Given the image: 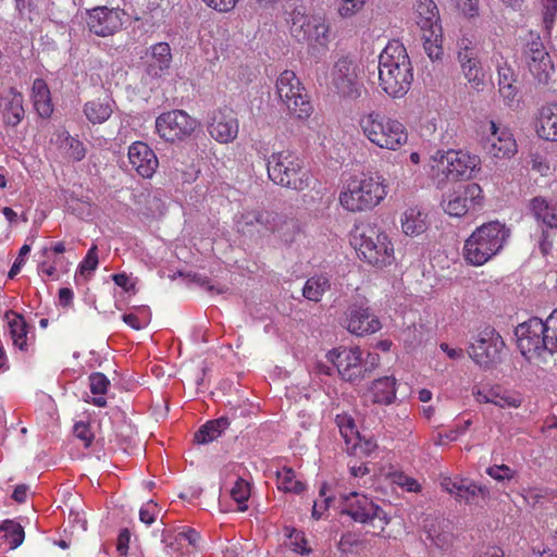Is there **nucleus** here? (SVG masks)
I'll return each mask as SVG.
<instances>
[{"instance_id":"1","label":"nucleus","mask_w":557,"mask_h":557,"mask_svg":"<svg viewBox=\"0 0 557 557\" xmlns=\"http://www.w3.org/2000/svg\"><path fill=\"white\" fill-rule=\"evenodd\" d=\"M517 345L528 360L557 364V308L546 320L531 318L516 327Z\"/></svg>"},{"instance_id":"2","label":"nucleus","mask_w":557,"mask_h":557,"mask_svg":"<svg viewBox=\"0 0 557 557\" xmlns=\"http://www.w3.org/2000/svg\"><path fill=\"white\" fill-rule=\"evenodd\" d=\"M413 79L412 66L405 46L391 40L379 57V85L393 98L408 92Z\"/></svg>"},{"instance_id":"3","label":"nucleus","mask_w":557,"mask_h":557,"mask_svg":"<svg viewBox=\"0 0 557 557\" xmlns=\"http://www.w3.org/2000/svg\"><path fill=\"white\" fill-rule=\"evenodd\" d=\"M358 128L372 146L382 150L397 151L408 143L409 133L406 125L379 110L361 113L358 117Z\"/></svg>"},{"instance_id":"4","label":"nucleus","mask_w":557,"mask_h":557,"mask_svg":"<svg viewBox=\"0 0 557 557\" xmlns=\"http://www.w3.org/2000/svg\"><path fill=\"white\" fill-rule=\"evenodd\" d=\"M385 180L377 173L350 177L339 194L341 206L350 212H362L376 207L387 195Z\"/></svg>"},{"instance_id":"5","label":"nucleus","mask_w":557,"mask_h":557,"mask_svg":"<svg viewBox=\"0 0 557 557\" xmlns=\"http://www.w3.org/2000/svg\"><path fill=\"white\" fill-rule=\"evenodd\" d=\"M509 236L510 230L504 223L491 221L482 224L465 242V259L475 267L485 264L503 250Z\"/></svg>"},{"instance_id":"6","label":"nucleus","mask_w":557,"mask_h":557,"mask_svg":"<svg viewBox=\"0 0 557 557\" xmlns=\"http://www.w3.org/2000/svg\"><path fill=\"white\" fill-rule=\"evenodd\" d=\"M267 168L273 183L294 190H305L312 182V176L302 161L290 151L272 153Z\"/></svg>"},{"instance_id":"7","label":"nucleus","mask_w":557,"mask_h":557,"mask_svg":"<svg viewBox=\"0 0 557 557\" xmlns=\"http://www.w3.org/2000/svg\"><path fill=\"white\" fill-rule=\"evenodd\" d=\"M416 22L421 29V40L428 57L438 60L443 55L442 26L437 5L433 0H419L416 8Z\"/></svg>"},{"instance_id":"8","label":"nucleus","mask_w":557,"mask_h":557,"mask_svg":"<svg viewBox=\"0 0 557 557\" xmlns=\"http://www.w3.org/2000/svg\"><path fill=\"white\" fill-rule=\"evenodd\" d=\"M433 162V169L448 181L470 180L480 170L481 164L479 156L454 149L437 151Z\"/></svg>"},{"instance_id":"9","label":"nucleus","mask_w":557,"mask_h":557,"mask_svg":"<svg viewBox=\"0 0 557 557\" xmlns=\"http://www.w3.org/2000/svg\"><path fill=\"white\" fill-rule=\"evenodd\" d=\"M359 255L370 264L384 268L394 260V247L388 236L374 227H367L359 234Z\"/></svg>"},{"instance_id":"10","label":"nucleus","mask_w":557,"mask_h":557,"mask_svg":"<svg viewBox=\"0 0 557 557\" xmlns=\"http://www.w3.org/2000/svg\"><path fill=\"white\" fill-rule=\"evenodd\" d=\"M276 94L292 115L306 119L311 114L312 106L305 89L293 71H283L276 79Z\"/></svg>"},{"instance_id":"11","label":"nucleus","mask_w":557,"mask_h":557,"mask_svg":"<svg viewBox=\"0 0 557 557\" xmlns=\"http://www.w3.org/2000/svg\"><path fill=\"white\" fill-rule=\"evenodd\" d=\"M344 505L342 512L350 516L355 521L371 524L374 532H382L389 519L386 512L371 498L363 494L352 492L342 496Z\"/></svg>"},{"instance_id":"12","label":"nucleus","mask_w":557,"mask_h":557,"mask_svg":"<svg viewBox=\"0 0 557 557\" xmlns=\"http://www.w3.org/2000/svg\"><path fill=\"white\" fill-rule=\"evenodd\" d=\"M357 63L348 58H341L333 66L331 78L336 92L346 99H358L363 90Z\"/></svg>"},{"instance_id":"13","label":"nucleus","mask_w":557,"mask_h":557,"mask_svg":"<svg viewBox=\"0 0 557 557\" xmlns=\"http://www.w3.org/2000/svg\"><path fill=\"white\" fill-rule=\"evenodd\" d=\"M290 33L298 41L325 47L330 40V27L322 16H306L301 11L292 12Z\"/></svg>"},{"instance_id":"14","label":"nucleus","mask_w":557,"mask_h":557,"mask_svg":"<svg viewBox=\"0 0 557 557\" xmlns=\"http://www.w3.org/2000/svg\"><path fill=\"white\" fill-rule=\"evenodd\" d=\"M504 346L502 336L495 329L487 326L478 333L468 352L476 364L488 368L500 360Z\"/></svg>"},{"instance_id":"15","label":"nucleus","mask_w":557,"mask_h":557,"mask_svg":"<svg viewBox=\"0 0 557 557\" xmlns=\"http://www.w3.org/2000/svg\"><path fill=\"white\" fill-rule=\"evenodd\" d=\"M197 125V120L184 110L164 112L156 120V128L160 137L172 143L189 137Z\"/></svg>"},{"instance_id":"16","label":"nucleus","mask_w":557,"mask_h":557,"mask_svg":"<svg viewBox=\"0 0 557 557\" xmlns=\"http://www.w3.org/2000/svg\"><path fill=\"white\" fill-rule=\"evenodd\" d=\"M326 357L336 367L343 380L358 384L364 379L362 350L358 346L334 348L327 352Z\"/></svg>"},{"instance_id":"17","label":"nucleus","mask_w":557,"mask_h":557,"mask_svg":"<svg viewBox=\"0 0 557 557\" xmlns=\"http://www.w3.org/2000/svg\"><path fill=\"white\" fill-rule=\"evenodd\" d=\"M125 11L120 8L96 7L87 11L88 29L99 37L112 36L121 30Z\"/></svg>"},{"instance_id":"18","label":"nucleus","mask_w":557,"mask_h":557,"mask_svg":"<svg viewBox=\"0 0 557 557\" xmlns=\"http://www.w3.org/2000/svg\"><path fill=\"white\" fill-rule=\"evenodd\" d=\"M485 153L493 159H510L518 152L512 132L494 121L490 122V134L483 145Z\"/></svg>"},{"instance_id":"19","label":"nucleus","mask_w":557,"mask_h":557,"mask_svg":"<svg viewBox=\"0 0 557 557\" xmlns=\"http://www.w3.org/2000/svg\"><path fill=\"white\" fill-rule=\"evenodd\" d=\"M523 54L533 77L540 84H547L555 72V67L540 37L528 42Z\"/></svg>"},{"instance_id":"20","label":"nucleus","mask_w":557,"mask_h":557,"mask_svg":"<svg viewBox=\"0 0 557 557\" xmlns=\"http://www.w3.org/2000/svg\"><path fill=\"white\" fill-rule=\"evenodd\" d=\"M479 184L471 183L447 195L443 208L451 216H462L469 210L482 205L483 195Z\"/></svg>"},{"instance_id":"21","label":"nucleus","mask_w":557,"mask_h":557,"mask_svg":"<svg viewBox=\"0 0 557 557\" xmlns=\"http://www.w3.org/2000/svg\"><path fill=\"white\" fill-rule=\"evenodd\" d=\"M458 47V61L465 78L471 88L482 89L485 84V73L481 66L476 48L467 38L461 39Z\"/></svg>"},{"instance_id":"22","label":"nucleus","mask_w":557,"mask_h":557,"mask_svg":"<svg viewBox=\"0 0 557 557\" xmlns=\"http://www.w3.org/2000/svg\"><path fill=\"white\" fill-rule=\"evenodd\" d=\"M236 230L253 236L274 231V216L271 212L261 208H244L234 219Z\"/></svg>"},{"instance_id":"23","label":"nucleus","mask_w":557,"mask_h":557,"mask_svg":"<svg viewBox=\"0 0 557 557\" xmlns=\"http://www.w3.org/2000/svg\"><path fill=\"white\" fill-rule=\"evenodd\" d=\"M66 248L63 242L51 244L41 249V259L38 263V272L41 275L58 280L60 274L66 273L70 268L69 260L63 256Z\"/></svg>"},{"instance_id":"24","label":"nucleus","mask_w":557,"mask_h":557,"mask_svg":"<svg viewBox=\"0 0 557 557\" xmlns=\"http://www.w3.org/2000/svg\"><path fill=\"white\" fill-rule=\"evenodd\" d=\"M345 327L351 334L364 336L381 330L382 324L376 315L370 312L369 308L352 305L347 310Z\"/></svg>"},{"instance_id":"25","label":"nucleus","mask_w":557,"mask_h":557,"mask_svg":"<svg viewBox=\"0 0 557 557\" xmlns=\"http://www.w3.org/2000/svg\"><path fill=\"white\" fill-rule=\"evenodd\" d=\"M208 132L219 143H232L238 134V121L233 111L219 110L214 112Z\"/></svg>"},{"instance_id":"26","label":"nucleus","mask_w":557,"mask_h":557,"mask_svg":"<svg viewBox=\"0 0 557 557\" xmlns=\"http://www.w3.org/2000/svg\"><path fill=\"white\" fill-rule=\"evenodd\" d=\"M128 160L132 168L145 178L151 177L159 164L153 150L143 141H136L129 146Z\"/></svg>"},{"instance_id":"27","label":"nucleus","mask_w":557,"mask_h":557,"mask_svg":"<svg viewBox=\"0 0 557 557\" xmlns=\"http://www.w3.org/2000/svg\"><path fill=\"white\" fill-rule=\"evenodd\" d=\"M146 73L153 78L165 75L172 63L171 47L168 42L152 45L147 51Z\"/></svg>"},{"instance_id":"28","label":"nucleus","mask_w":557,"mask_h":557,"mask_svg":"<svg viewBox=\"0 0 557 557\" xmlns=\"http://www.w3.org/2000/svg\"><path fill=\"white\" fill-rule=\"evenodd\" d=\"M535 132L541 139L557 141V102H550L539 109Z\"/></svg>"},{"instance_id":"29","label":"nucleus","mask_w":557,"mask_h":557,"mask_svg":"<svg viewBox=\"0 0 557 557\" xmlns=\"http://www.w3.org/2000/svg\"><path fill=\"white\" fill-rule=\"evenodd\" d=\"M397 393V381L394 376H383L374 380L369 394L373 404L388 406L395 403Z\"/></svg>"},{"instance_id":"30","label":"nucleus","mask_w":557,"mask_h":557,"mask_svg":"<svg viewBox=\"0 0 557 557\" xmlns=\"http://www.w3.org/2000/svg\"><path fill=\"white\" fill-rule=\"evenodd\" d=\"M4 122L10 126H16L24 117L23 96L15 88L11 87L1 98Z\"/></svg>"},{"instance_id":"31","label":"nucleus","mask_w":557,"mask_h":557,"mask_svg":"<svg viewBox=\"0 0 557 557\" xmlns=\"http://www.w3.org/2000/svg\"><path fill=\"white\" fill-rule=\"evenodd\" d=\"M530 209L537 222L549 228H557V201L534 197L530 201Z\"/></svg>"},{"instance_id":"32","label":"nucleus","mask_w":557,"mask_h":557,"mask_svg":"<svg viewBox=\"0 0 557 557\" xmlns=\"http://www.w3.org/2000/svg\"><path fill=\"white\" fill-rule=\"evenodd\" d=\"M428 540L440 548L441 550H447L453 545L454 535L450 532L448 524L441 520H426L424 524Z\"/></svg>"},{"instance_id":"33","label":"nucleus","mask_w":557,"mask_h":557,"mask_svg":"<svg viewBox=\"0 0 557 557\" xmlns=\"http://www.w3.org/2000/svg\"><path fill=\"white\" fill-rule=\"evenodd\" d=\"M28 332L29 327L22 315L15 314L14 318L9 321V333L12 344L15 348L24 352H28L33 346V338L28 336Z\"/></svg>"},{"instance_id":"34","label":"nucleus","mask_w":557,"mask_h":557,"mask_svg":"<svg viewBox=\"0 0 557 557\" xmlns=\"http://www.w3.org/2000/svg\"><path fill=\"white\" fill-rule=\"evenodd\" d=\"M32 98L37 113L41 117H49L53 112L51 102L50 90L46 82L41 78H36L32 87Z\"/></svg>"},{"instance_id":"35","label":"nucleus","mask_w":557,"mask_h":557,"mask_svg":"<svg viewBox=\"0 0 557 557\" xmlns=\"http://www.w3.org/2000/svg\"><path fill=\"white\" fill-rule=\"evenodd\" d=\"M401 227L406 235L416 236L428 228L426 215L419 208H408L401 218Z\"/></svg>"},{"instance_id":"36","label":"nucleus","mask_w":557,"mask_h":557,"mask_svg":"<svg viewBox=\"0 0 557 557\" xmlns=\"http://www.w3.org/2000/svg\"><path fill=\"white\" fill-rule=\"evenodd\" d=\"M228 425L230 421L225 417L208 421L195 433V441L198 444L211 443L220 437Z\"/></svg>"},{"instance_id":"37","label":"nucleus","mask_w":557,"mask_h":557,"mask_svg":"<svg viewBox=\"0 0 557 557\" xmlns=\"http://www.w3.org/2000/svg\"><path fill=\"white\" fill-rule=\"evenodd\" d=\"M113 101L107 99L101 101L99 99L91 100L85 103L84 113L89 122L92 124H102L111 116L113 112Z\"/></svg>"},{"instance_id":"38","label":"nucleus","mask_w":557,"mask_h":557,"mask_svg":"<svg viewBox=\"0 0 557 557\" xmlns=\"http://www.w3.org/2000/svg\"><path fill=\"white\" fill-rule=\"evenodd\" d=\"M277 488L285 493L301 494L306 490V484L299 480L296 472L288 467H283L276 472Z\"/></svg>"},{"instance_id":"39","label":"nucleus","mask_w":557,"mask_h":557,"mask_svg":"<svg viewBox=\"0 0 557 557\" xmlns=\"http://www.w3.org/2000/svg\"><path fill=\"white\" fill-rule=\"evenodd\" d=\"M330 288L331 282L326 275H314L307 280L302 288V295L306 299L318 302Z\"/></svg>"},{"instance_id":"40","label":"nucleus","mask_w":557,"mask_h":557,"mask_svg":"<svg viewBox=\"0 0 557 557\" xmlns=\"http://www.w3.org/2000/svg\"><path fill=\"white\" fill-rule=\"evenodd\" d=\"M90 392L95 397L90 403L97 407H106L107 399L104 398L106 393L110 386L109 379L101 372H94L88 376Z\"/></svg>"},{"instance_id":"41","label":"nucleus","mask_w":557,"mask_h":557,"mask_svg":"<svg viewBox=\"0 0 557 557\" xmlns=\"http://www.w3.org/2000/svg\"><path fill=\"white\" fill-rule=\"evenodd\" d=\"M336 422L339 429V433L345 440L346 444L351 445V448L356 450L360 436L354 419L347 414H343L336 417Z\"/></svg>"},{"instance_id":"42","label":"nucleus","mask_w":557,"mask_h":557,"mask_svg":"<svg viewBox=\"0 0 557 557\" xmlns=\"http://www.w3.org/2000/svg\"><path fill=\"white\" fill-rule=\"evenodd\" d=\"M465 414L458 418L455 426L446 433H438L434 438L436 445H445L450 442L457 441L460 436L465 435L469 428L472 425L471 418L463 419Z\"/></svg>"},{"instance_id":"43","label":"nucleus","mask_w":557,"mask_h":557,"mask_svg":"<svg viewBox=\"0 0 557 557\" xmlns=\"http://www.w3.org/2000/svg\"><path fill=\"white\" fill-rule=\"evenodd\" d=\"M491 404L500 408H518L522 404V398L519 394L508 391H503L500 387H492Z\"/></svg>"},{"instance_id":"44","label":"nucleus","mask_w":557,"mask_h":557,"mask_svg":"<svg viewBox=\"0 0 557 557\" xmlns=\"http://www.w3.org/2000/svg\"><path fill=\"white\" fill-rule=\"evenodd\" d=\"M230 493L232 499L238 505V511L248 509L247 502L251 493V486L248 481L243 478H237Z\"/></svg>"},{"instance_id":"45","label":"nucleus","mask_w":557,"mask_h":557,"mask_svg":"<svg viewBox=\"0 0 557 557\" xmlns=\"http://www.w3.org/2000/svg\"><path fill=\"white\" fill-rule=\"evenodd\" d=\"M0 532H3V536L9 543L11 548L18 547L25 537L24 529L17 522L12 520H5L0 525Z\"/></svg>"},{"instance_id":"46","label":"nucleus","mask_w":557,"mask_h":557,"mask_svg":"<svg viewBox=\"0 0 557 557\" xmlns=\"http://www.w3.org/2000/svg\"><path fill=\"white\" fill-rule=\"evenodd\" d=\"M162 542L165 545V550L171 557H188L190 549L180 541L177 534L163 531Z\"/></svg>"},{"instance_id":"47","label":"nucleus","mask_w":557,"mask_h":557,"mask_svg":"<svg viewBox=\"0 0 557 557\" xmlns=\"http://www.w3.org/2000/svg\"><path fill=\"white\" fill-rule=\"evenodd\" d=\"M485 487L479 486L472 482L463 480L462 484L458 488L457 496L455 497L459 502L474 503L479 496L485 497L487 495Z\"/></svg>"},{"instance_id":"48","label":"nucleus","mask_w":557,"mask_h":557,"mask_svg":"<svg viewBox=\"0 0 557 557\" xmlns=\"http://www.w3.org/2000/svg\"><path fill=\"white\" fill-rule=\"evenodd\" d=\"M320 500H315L312 507V517L314 519H320L325 510L331 506L334 502V497L329 495V486L326 483H323L320 487Z\"/></svg>"},{"instance_id":"49","label":"nucleus","mask_w":557,"mask_h":557,"mask_svg":"<svg viewBox=\"0 0 557 557\" xmlns=\"http://www.w3.org/2000/svg\"><path fill=\"white\" fill-rule=\"evenodd\" d=\"M98 263V248L96 245H92L79 264L81 275L89 276L97 269Z\"/></svg>"},{"instance_id":"50","label":"nucleus","mask_w":557,"mask_h":557,"mask_svg":"<svg viewBox=\"0 0 557 557\" xmlns=\"http://www.w3.org/2000/svg\"><path fill=\"white\" fill-rule=\"evenodd\" d=\"M367 0H339L337 12L342 17H351L360 12Z\"/></svg>"},{"instance_id":"51","label":"nucleus","mask_w":557,"mask_h":557,"mask_svg":"<svg viewBox=\"0 0 557 557\" xmlns=\"http://www.w3.org/2000/svg\"><path fill=\"white\" fill-rule=\"evenodd\" d=\"M64 141H65V146L67 148L69 156L74 161H81L85 158L86 148L81 140H78L77 138H74V137L70 136L67 133H65Z\"/></svg>"},{"instance_id":"52","label":"nucleus","mask_w":557,"mask_h":557,"mask_svg":"<svg viewBox=\"0 0 557 557\" xmlns=\"http://www.w3.org/2000/svg\"><path fill=\"white\" fill-rule=\"evenodd\" d=\"M486 473L498 482L509 481L515 476V471L506 465H494L486 469Z\"/></svg>"},{"instance_id":"53","label":"nucleus","mask_w":557,"mask_h":557,"mask_svg":"<svg viewBox=\"0 0 557 557\" xmlns=\"http://www.w3.org/2000/svg\"><path fill=\"white\" fill-rule=\"evenodd\" d=\"M289 537V546L292 549L299 554H307L310 552V549L307 547V541L305 537L304 532L293 529L288 533Z\"/></svg>"},{"instance_id":"54","label":"nucleus","mask_w":557,"mask_h":557,"mask_svg":"<svg viewBox=\"0 0 557 557\" xmlns=\"http://www.w3.org/2000/svg\"><path fill=\"white\" fill-rule=\"evenodd\" d=\"M393 483L407 492H419L421 486L417 480L404 473H395L393 475Z\"/></svg>"},{"instance_id":"55","label":"nucleus","mask_w":557,"mask_h":557,"mask_svg":"<svg viewBox=\"0 0 557 557\" xmlns=\"http://www.w3.org/2000/svg\"><path fill=\"white\" fill-rule=\"evenodd\" d=\"M73 433L78 440L83 442L85 447L91 445L94 441V434L87 423L83 421L76 422L73 428Z\"/></svg>"},{"instance_id":"56","label":"nucleus","mask_w":557,"mask_h":557,"mask_svg":"<svg viewBox=\"0 0 557 557\" xmlns=\"http://www.w3.org/2000/svg\"><path fill=\"white\" fill-rule=\"evenodd\" d=\"M159 513L158 505L153 500H149L144 504L139 510V519L145 524L149 525L154 522L157 515Z\"/></svg>"},{"instance_id":"57","label":"nucleus","mask_w":557,"mask_h":557,"mask_svg":"<svg viewBox=\"0 0 557 557\" xmlns=\"http://www.w3.org/2000/svg\"><path fill=\"white\" fill-rule=\"evenodd\" d=\"M209 8L220 12L227 13L231 12L238 0H202Z\"/></svg>"},{"instance_id":"58","label":"nucleus","mask_w":557,"mask_h":557,"mask_svg":"<svg viewBox=\"0 0 557 557\" xmlns=\"http://www.w3.org/2000/svg\"><path fill=\"white\" fill-rule=\"evenodd\" d=\"M30 251V247L28 245H23L20 249L18 257L15 259L14 263L12 264L10 271H9V278H14L21 271L22 267L25 263V256H27Z\"/></svg>"},{"instance_id":"59","label":"nucleus","mask_w":557,"mask_h":557,"mask_svg":"<svg viewBox=\"0 0 557 557\" xmlns=\"http://www.w3.org/2000/svg\"><path fill=\"white\" fill-rule=\"evenodd\" d=\"M530 163L533 171L539 172L543 176L547 175L549 171V163L543 156L539 153L531 154Z\"/></svg>"},{"instance_id":"60","label":"nucleus","mask_w":557,"mask_h":557,"mask_svg":"<svg viewBox=\"0 0 557 557\" xmlns=\"http://www.w3.org/2000/svg\"><path fill=\"white\" fill-rule=\"evenodd\" d=\"M380 364V356L376 352H367L366 357L362 356V369L364 370V377L374 371Z\"/></svg>"},{"instance_id":"61","label":"nucleus","mask_w":557,"mask_h":557,"mask_svg":"<svg viewBox=\"0 0 557 557\" xmlns=\"http://www.w3.org/2000/svg\"><path fill=\"white\" fill-rule=\"evenodd\" d=\"M544 22L548 26L554 23L557 14V0H543Z\"/></svg>"},{"instance_id":"62","label":"nucleus","mask_w":557,"mask_h":557,"mask_svg":"<svg viewBox=\"0 0 557 557\" xmlns=\"http://www.w3.org/2000/svg\"><path fill=\"white\" fill-rule=\"evenodd\" d=\"M177 536L180 537V541L183 542L186 547H195L197 545V542L199 540V534L194 529H188L186 531H182L177 533Z\"/></svg>"},{"instance_id":"63","label":"nucleus","mask_w":557,"mask_h":557,"mask_svg":"<svg viewBox=\"0 0 557 557\" xmlns=\"http://www.w3.org/2000/svg\"><path fill=\"white\" fill-rule=\"evenodd\" d=\"M498 86L512 84L515 82L513 71L507 65H498Z\"/></svg>"},{"instance_id":"64","label":"nucleus","mask_w":557,"mask_h":557,"mask_svg":"<svg viewBox=\"0 0 557 557\" xmlns=\"http://www.w3.org/2000/svg\"><path fill=\"white\" fill-rule=\"evenodd\" d=\"M504 556H505L504 550L500 547L494 546V545L484 546L478 552V557H504Z\"/></svg>"}]
</instances>
